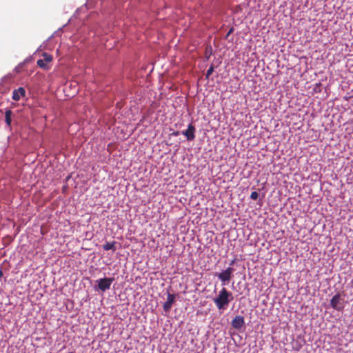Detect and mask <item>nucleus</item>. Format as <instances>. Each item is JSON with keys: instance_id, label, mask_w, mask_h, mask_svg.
I'll return each instance as SVG.
<instances>
[{"instance_id": "15", "label": "nucleus", "mask_w": 353, "mask_h": 353, "mask_svg": "<svg viewBox=\"0 0 353 353\" xmlns=\"http://www.w3.org/2000/svg\"><path fill=\"white\" fill-rule=\"evenodd\" d=\"M234 262H235V261H234V260H232V261L230 262V265H232L234 263Z\"/></svg>"}, {"instance_id": "16", "label": "nucleus", "mask_w": 353, "mask_h": 353, "mask_svg": "<svg viewBox=\"0 0 353 353\" xmlns=\"http://www.w3.org/2000/svg\"><path fill=\"white\" fill-rule=\"evenodd\" d=\"M232 32V29H230L229 32L228 33V35H229Z\"/></svg>"}, {"instance_id": "9", "label": "nucleus", "mask_w": 353, "mask_h": 353, "mask_svg": "<svg viewBox=\"0 0 353 353\" xmlns=\"http://www.w3.org/2000/svg\"><path fill=\"white\" fill-rule=\"evenodd\" d=\"M13 113L11 110H6L5 112V122L8 128L11 129L12 117Z\"/></svg>"}, {"instance_id": "17", "label": "nucleus", "mask_w": 353, "mask_h": 353, "mask_svg": "<svg viewBox=\"0 0 353 353\" xmlns=\"http://www.w3.org/2000/svg\"><path fill=\"white\" fill-rule=\"evenodd\" d=\"M174 135H178L179 134V132H176L174 133Z\"/></svg>"}, {"instance_id": "6", "label": "nucleus", "mask_w": 353, "mask_h": 353, "mask_svg": "<svg viewBox=\"0 0 353 353\" xmlns=\"http://www.w3.org/2000/svg\"><path fill=\"white\" fill-rule=\"evenodd\" d=\"M176 295L170 293H168L167 301L163 303V310L168 313L170 311L172 304L175 302Z\"/></svg>"}, {"instance_id": "3", "label": "nucleus", "mask_w": 353, "mask_h": 353, "mask_svg": "<svg viewBox=\"0 0 353 353\" xmlns=\"http://www.w3.org/2000/svg\"><path fill=\"white\" fill-rule=\"evenodd\" d=\"M344 299L339 293L336 294L330 300L331 307L337 310L343 311L344 308Z\"/></svg>"}, {"instance_id": "7", "label": "nucleus", "mask_w": 353, "mask_h": 353, "mask_svg": "<svg viewBox=\"0 0 353 353\" xmlns=\"http://www.w3.org/2000/svg\"><path fill=\"white\" fill-rule=\"evenodd\" d=\"M195 127L192 123H190L188 126V129L183 131L181 134L186 137L188 141H193L195 138Z\"/></svg>"}, {"instance_id": "10", "label": "nucleus", "mask_w": 353, "mask_h": 353, "mask_svg": "<svg viewBox=\"0 0 353 353\" xmlns=\"http://www.w3.org/2000/svg\"><path fill=\"white\" fill-rule=\"evenodd\" d=\"M115 245H116L115 241L107 242L105 244H104L103 245V248L104 250H106V251L110 250L114 251L116 250Z\"/></svg>"}, {"instance_id": "8", "label": "nucleus", "mask_w": 353, "mask_h": 353, "mask_svg": "<svg viewBox=\"0 0 353 353\" xmlns=\"http://www.w3.org/2000/svg\"><path fill=\"white\" fill-rule=\"evenodd\" d=\"M26 90L23 88L20 87L18 89L13 90L12 92V99L14 101H18L21 99V97H25Z\"/></svg>"}, {"instance_id": "1", "label": "nucleus", "mask_w": 353, "mask_h": 353, "mask_svg": "<svg viewBox=\"0 0 353 353\" xmlns=\"http://www.w3.org/2000/svg\"><path fill=\"white\" fill-rule=\"evenodd\" d=\"M233 299L232 294L228 291L226 288H223L219 292L218 295L213 299V302L219 310H224L228 307L229 303Z\"/></svg>"}, {"instance_id": "13", "label": "nucleus", "mask_w": 353, "mask_h": 353, "mask_svg": "<svg viewBox=\"0 0 353 353\" xmlns=\"http://www.w3.org/2000/svg\"><path fill=\"white\" fill-rule=\"evenodd\" d=\"M214 72V67L211 65L207 70L205 74L206 79H208L210 76Z\"/></svg>"}, {"instance_id": "4", "label": "nucleus", "mask_w": 353, "mask_h": 353, "mask_svg": "<svg viewBox=\"0 0 353 353\" xmlns=\"http://www.w3.org/2000/svg\"><path fill=\"white\" fill-rule=\"evenodd\" d=\"M114 281V278H103L97 281L98 283V288L102 291L105 292L107 290L110 288L111 284Z\"/></svg>"}, {"instance_id": "14", "label": "nucleus", "mask_w": 353, "mask_h": 353, "mask_svg": "<svg viewBox=\"0 0 353 353\" xmlns=\"http://www.w3.org/2000/svg\"><path fill=\"white\" fill-rule=\"evenodd\" d=\"M250 198L252 200H256L259 198V193L256 191L252 192L250 195Z\"/></svg>"}, {"instance_id": "2", "label": "nucleus", "mask_w": 353, "mask_h": 353, "mask_svg": "<svg viewBox=\"0 0 353 353\" xmlns=\"http://www.w3.org/2000/svg\"><path fill=\"white\" fill-rule=\"evenodd\" d=\"M234 271V269L230 266L224 271L220 273H216L215 276L218 277V279L221 281L222 285L224 286L227 285L231 280L232 277L233 276Z\"/></svg>"}, {"instance_id": "5", "label": "nucleus", "mask_w": 353, "mask_h": 353, "mask_svg": "<svg viewBox=\"0 0 353 353\" xmlns=\"http://www.w3.org/2000/svg\"><path fill=\"white\" fill-rule=\"evenodd\" d=\"M233 328L240 330L245 326V320L243 316H236L231 322Z\"/></svg>"}, {"instance_id": "12", "label": "nucleus", "mask_w": 353, "mask_h": 353, "mask_svg": "<svg viewBox=\"0 0 353 353\" xmlns=\"http://www.w3.org/2000/svg\"><path fill=\"white\" fill-rule=\"evenodd\" d=\"M37 65L41 68H47L44 60L39 59L37 62Z\"/></svg>"}, {"instance_id": "11", "label": "nucleus", "mask_w": 353, "mask_h": 353, "mask_svg": "<svg viewBox=\"0 0 353 353\" xmlns=\"http://www.w3.org/2000/svg\"><path fill=\"white\" fill-rule=\"evenodd\" d=\"M45 62H50L52 60V57L50 54H48L46 52H43L42 54Z\"/></svg>"}]
</instances>
